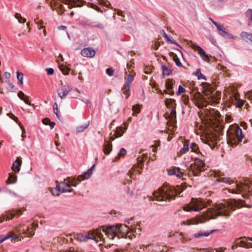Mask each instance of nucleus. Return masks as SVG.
Masks as SVG:
<instances>
[{"label": "nucleus", "instance_id": "obj_1", "mask_svg": "<svg viewBox=\"0 0 252 252\" xmlns=\"http://www.w3.org/2000/svg\"><path fill=\"white\" fill-rule=\"evenodd\" d=\"M231 209H232V206H229L226 203L216 204L204 212L201 217L183 221L181 224L187 225L197 224L199 223H203L211 219H216L219 216L228 217L230 215Z\"/></svg>", "mask_w": 252, "mask_h": 252}, {"label": "nucleus", "instance_id": "obj_2", "mask_svg": "<svg viewBox=\"0 0 252 252\" xmlns=\"http://www.w3.org/2000/svg\"><path fill=\"white\" fill-rule=\"evenodd\" d=\"M215 182H222L231 186V188L227 189V190L230 193L235 194H239L243 191H247L250 187V185L246 180L238 183L235 182L233 180L228 177H219L215 181Z\"/></svg>", "mask_w": 252, "mask_h": 252}, {"label": "nucleus", "instance_id": "obj_3", "mask_svg": "<svg viewBox=\"0 0 252 252\" xmlns=\"http://www.w3.org/2000/svg\"><path fill=\"white\" fill-rule=\"evenodd\" d=\"M181 192L182 191H178L169 185L164 184L158 190L153 193V197L157 201H169Z\"/></svg>", "mask_w": 252, "mask_h": 252}, {"label": "nucleus", "instance_id": "obj_4", "mask_svg": "<svg viewBox=\"0 0 252 252\" xmlns=\"http://www.w3.org/2000/svg\"><path fill=\"white\" fill-rule=\"evenodd\" d=\"M122 225L118 224L116 225H109L107 226H102V231L105 234L107 237L110 239H114L115 237L118 239L126 237V235L122 232Z\"/></svg>", "mask_w": 252, "mask_h": 252}, {"label": "nucleus", "instance_id": "obj_5", "mask_svg": "<svg viewBox=\"0 0 252 252\" xmlns=\"http://www.w3.org/2000/svg\"><path fill=\"white\" fill-rule=\"evenodd\" d=\"M228 143L231 146L237 145L240 142L242 141L244 135L242 133V129L238 126L230 127L228 131Z\"/></svg>", "mask_w": 252, "mask_h": 252}, {"label": "nucleus", "instance_id": "obj_6", "mask_svg": "<svg viewBox=\"0 0 252 252\" xmlns=\"http://www.w3.org/2000/svg\"><path fill=\"white\" fill-rule=\"evenodd\" d=\"M210 202L201 198H192L189 203L183 206L182 208L186 212H199L203 208L206 207Z\"/></svg>", "mask_w": 252, "mask_h": 252}, {"label": "nucleus", "instance_id": "obj_7", "mask_svg": "<svg viewBox=\"0 0 252 252\" xmlns=\"http://www.w3.org/2000/svg\"><path fill=\"white\" fill-rule=\"evenodd\" d=\"M38 227V224L37 223H32V227L27 226L24 224H21L17 228L18 231L20 234H24L27 235L28 237H32L34 234V232L32 229H35Z\"/></svg>", "mask_w": 252, "mask_h": 252}, {"label": "nucleus", "instance_id": "obj_8", "mask_svg": "<svg viewBox=\"0 0 252 252\" xmlns=\"http://www.w3.org/2000/svg\"><path fill=\"white\" fill-rule=\"evenodd\" d=\"M205 166V163L203 160L199 158L194 159V164H191L190 165V170L195 176H197L198 173L202 171L203 168Z\"/></svg>", "mask_w": 252, "mask_h": 252}, {"label": "nucleus", "instance_id": "obj_9", "mask_svg": "<svg viewBox=\"0 0 252 252\" xmlns=\"http://www.w3.org/2000/svg\"><path fill=\"white\" fill-rule=\"evenodd\" d=\"M87 237V241L89 239L94 240L96 243L99 241H103V236L98 230L90 231L88 232L84 233Z\"/></svg>", "mask_w": 252, "mask_h": 252}, {"label": "nucleus", "instance_id": "obj_10", "mask_svg": "<svg viewBox=\"0 0 252 252\" xmlns=\"http://www.w3.org/2000/svg\"><path fill=\"white\" fill-rule=\"evenodd\" d=\"M215 116L213 119H210V126L216 131H221L223 129V126L221 124L220 120L219 119L220 114L217 112Z\"/></svg>", "mask_w": 252, "mask_h": 252}, {"label": "nucleus", "instance_id": "obj_11", "mask_svg": "<svg viewBox=\"0 0 252 252\" xmlns=\"http://www.w3.org/2000/svg\"><path fill=\"white\" fill-rule=\"evenodd\" d=\"M57 189L58 191L63 193L71 192L73 190L70 183L68 182V180L67 182H61L57 185Z\"/></svg>", "mask_w": 252, "mask_h": 252}, {"label": "nucleus", "instance_id": "obj_12", "mask_svg": "<svg viewBox=\"0 0 252 252\" xmlns=\"http://www.w3.org/2000/svg\"><path fill=\"white\" fill-rule=\"evenodd\" d=\"M192 48L198 51V53L199 54L200 57L203 61L207 62H209L210 58L209 56L206 53L205 51L201 47L197 44H193L192 45Z\"/></svg>", "mask_w": 252, "mask_h": 252}, {"label": "nucleus", "instance_id": "obj_13", "mask_svg": "<svg viewBox=\"0 0 252 252\" xmlns=\"http://www.w3.org/2000/svg\"><path fill=\"white\" fill-rule=\"evenodd\" d=\"M72 90V88L68 85H63L58 91L59 97L63 99L66 97L67 94Z\"/></svg>", "mask_w": 252, "mask_h": 252}, {"label": "nucleus", "instance_id": "obj_14", "mask_svg": "<svg viewBox=\"0 0 252 252\" xmlns=\"http://www.w3.org/2000/svg\"><path fill=\"white\" fill-rule=\"evenodd\" d=\"M94 167L95 164H94L86 172L83 173L81 175L79 176L77 178V180L79 182H81L83 180L88 179L93 174V171L94 170Z\"/></svg>", "mask_w": 252, "mask_h": 252}, {"label": "nucleus", "instance_id": "obj_15", "mask_svg": "<svg viewBox=\"0 0 252 252\" xmlns=\"http://www.w3.org/2000/svg\"><path fill=\"white\" fill-rule=\"evenodd\" d=\"M213 24L216 26L218 31L220 32L219 34L220 35L223 36L227 35L229 37L232 38H234L233 36L231 34L225 31V29L222 25L217 22H213Z\"/></svg>", "mask_w": 252, "mask_h": 252}, {"label": "nucleus", "instance_id": "obj_16", "mask_svg": "<svg viewBox=\"0 0 252 252\" xmlns=\"http://www.w3.org/2000/svg\"><path fill=\"white\" fill-rule=\"evenodd\" d=\"M81 54L84 57L92 58L95 56V51L91 48H86L81 51Z\"/></svg>", "mask_w": 252, "mask_h": 252}, {"label": "nucleus", "instance_id": "obj_17", "mask_svg": "<svg viewBox=\"0 0 252 252\" xmlns=\"http://www.w3.org/2000/svg\"><path fill=\"white\" fill-rule=\"evenodd\" d=\"M174 83L175 81L171 79H167L165 82V87L169 91V94L171 95H173L174 94L173 91V84Z\"/></svg>", "mask_w": 252, "mask_h": 252}, {"label": "nucleus", "instance_id": "obj_18", "mask_svg": "<svg viewBox=\"0 0 252 252\" xmlns=\"http://www.w3.org/2000/svg\"><path fill=\"white\" fill-rule=\"evenodd\" d=\"M217 231V230H212L211 231H199L197 233H196L194 234V237L196 238H199L201 237H208L211 234L213 233V232Z\"/></svg>", "mask_w": 252, "mask_h": 252}, {"label": "nucleus", "instance_id": "obj_19", "mask_svg": "<svg viewBox=\"0 0 252 252\" xmlns=\"http://www.w3.org/2000/svg\"><path fill=\"white\" fill-rule=\"evenodd\" d=\"M169 175H175L178 177H181L183 175L182 172L179 168H173L167 170Z\"/></svg>", "mask_w": 252, "mask_h": 252}, {"label": "nucleus", "instance_id": "obj_20", "mask_svg": "<svg viewBox=\"0 0 252 252\" xmlns=\"http://www.w3.org/2000/svg\"><path fill=\"white\" fill-rule=\"evenodd\" d=\"M124 132V131H122V127L117 128L113 135H112L111 133H110V136L109 137L110 141L114 140L115 138L121 137L123 135Z\"/></svg>", "mask_w": 252, "mask_h": 252}, {"label": "nucleus", "instance_id": "obj_21", "mask_svg": "<svg viewBox=\"0 0 252 252\" xmlns=\"http://www.w3.org/2000/svg\"><path fill=\"white\" fill-rule=\"evenodd\" d=\"M22 164V161L20 158H18L13 162L12 170L15 172H19L20 170V166Z\"/></svg>", "mask_w": 252, "mask_h": 252}, {"label": "nucleus", "instance_id": "obj_22", "mask_svg": "<svg viewBox=\"0 0 252 252\" xmlns=\"http://www.w3.org/2000/svg\"><path fill=\"white\" fill-rule=\"evenodd\" d=\"M112 150V145L111 142L106 141L103 145V150L105 154L109 155Z\"/></svg>", "mask_w": 252, "mask_h": 252}, {"label": "nucleus", "instance_id": "obj_23", "mask_svg": "<svg viewBox=\"0 0 252 252\" xmlns=\"http://www.w3.org/2000/svg\"><path fill=\"white\" fill-rule=\"evenodd\" d=\"M241 37L244 41L247 42L252 41V33L243 32L241 33Z\"/></svg>", "mask_w": 252, "mask_h": 252}, {"label": "nucleus", "instance_id": "obj_24", "mask_svg": "<svg viewBox=\"0 0 252 252\" xmlns=\"http://www.w3.org/2000/svg\"><path fill=\"white\" fill-rule=\"evenodd\" d=\"M16 215V213H13L12 212H9L6 214L3 215L0 218V223L2 222L4 220H11Z\"/></svg>", "mask_w": 252, "mask_h": 252}, {"label": "nucleus", "instance_id": "obj_25", "mask_svg": "<svg viewBox=\"0 0 252 252\" xmlns=\"http://www.w3.org/2000/svg\"><path fill=\"white\" fill-rule=\"evenodd\" d=\"M234 205L236 207H242L243 206L247 207L248 208H251L252 207L251 205H247L246 201H244L242 200H234L233 201Z\"/></svg>", "mask_w": 252, "mask_h": 252}, {"label": "nucleus", "instance_id": "obj_26", "mask_svg": "<svg viewBox=\"0 0 252 252\" xmlns=\"http://www.w3.org/2000/svg\"><path fill=\"white\" fill-rule=\"evenodd\" d=\"M162 74L164 76H169L172 72L171 69L165 65H162Z\"/></svg>", "mask_w": 252, "mask_h": 252}, {"label": "nucleus", "instance_id": "obj_27", "mask_svg": "<svg viewBox=\"0 0 252 252\" xmlns=\"http://www.w3.org/2000/svg\"><path fill=\"white\" fill-rule=\"evenodd\" d=\"M175 101L173 99L169 98L166 99L165 100V104L169 108H172V106H176V103H175Z\"/></svg>", "mask_w": 252, "mask_h": 252}, {"label": "nucleus", "instance_id": "obj_28", "mask_svg": "<svg viewBox=\"0 0 252 252\" xmlns=\"http://www.w3.org/2000/svg\"><path fill=\"white\" fill-rule=\"evenodd\" d=\"M189 149V145L188 141L184 143L183 147L180 150V153L181 154H184L188 152Z\"/></svg>", "mask_w": 252, "mask_h": 252}, {"label": "nucleus", "instance_id": "obj_29", "mask_svg": "<svg viewBox=\"0 0 252 252\" xmlns=\"http://www.w3.org/2000/svg\"><path fill=\"white\" fill-rule=\"evenodd\" d=\"M17 181V177L12 174H10L7 180L6 181V183L7 184H13L15 183Z\"/></svg>", "mask_w": 252, "mask_h": 252}, {"label": "nucleus", "instance_id": "obj_30", "mask_svg": "<svg viewBox=\"0 0 252 252\" xmlns=\"http://www.w3.org/2000/svg\"><path fill=\"white\" fill-rule=\"evenodd\" d=\"M140 107L139 105L136 104L134 105L132 107V110L133 113L132 114L133 116H136L137 114L140 113Z\"/></svg>", "mask_w": 252, "mask_h": 252}, {"label": "nucleus", "instance_id": "obj_31", "mask_svg": "<svg viewBox=\"0 0 252 252\" xmlns=\"http://www.w3.org/2000/svg\"><path fill=\"white\" fill-rule=\"evenodd\" d=\"M194 75L198 77V79H203L206 80L205 77L201 73L200 69H197L194 73Z\"/></svg>", "mask_w": 252, "mask_h": 252}, {"label": "nucleus", "instance_id": "obj_32", "mask_svg": "<svg viewBox=\"0 0 252 252\" xmlns=\"http://www.w3.org/2000/svg\"><path fill=\"white\" fill-rule=\"evenodd\" d=\"M241 238L237 239L236 240V245L242 247L246 248L248 246L247 243L244 241L240 240Z\"/></svg>", "mask_w": 252, "mask_h": 252}, {"label": "nucleus", "instance_id": "obj_33", "mask_svg": "<svg viewBox=\"0 0 252 252\" xmlns=\"http://www.w3.org/2000/svg\"><path fill=\"white\" fill-rule=\"evenodd\" d=\"M59 68L64 75H67L69 74V70L65 66L61 65L59 66Z\"/></svg>", "mask_w": 252, "mask_h": 252}, {"label": "nucleus", "instance_id": "obj_34", "mask_svg": "<svg viewBox=\"0 0 252 252\" xmlns=\"http://www.w3.org/2000/svg\"><path fill=\"white\" fill-rule=\"evenodd\" d=\"M207 139H208V140H210L211 142L213 143H216L218 140L217 134L215 133L214 134L209 135L207 136Z\"/></svg>", "mask_w": 252, "mask_h": 252}, {"label": "nucleus", "instance_id": "obj_35", "mask_svg": "<svg viewBox=\"0 0 252 252\" xmlns=\"http://www.w3.org/2000/svg\"><path fill=\"white\" fill-rule=\"evenodd\" d=\"M15 17L20 23H24L26 22V19L22 17L20 14L16 13Z\"/></svg>", "mask_w": 252, "mask_h": 252}, {"label": "nucleus", "instance_id": "obj_36", "mask_svg": "<svg viewBox=\"0 0 252 252\" xmlns=\"http://www.w3.org/2000/svg\"><path fill=\"white\" fill-rule=\"evenodd\" d=\"M126 153V151L125 148H122L118 155V157H116L115 159L113 161H117L119 159V157L120 156H125Z\"/></svg>", "mask_w": 252, "mask_h": 252}, {"label": "nucleus", "instance_id": "obj_37", "mask_svg": "<svg viewBox=\"0 0 252 252\" xmlns=\"http://www.w3.org/2000/svg\"><path fill=\"white\" fill-rule=\"evenodd\" d=\"M77 238L79 241L81 242L87 241V237H86V235L84 233L78 235Z\"/></svg>", "mask_w": 252, "mask_h": 252}, {"label": "nucleus", "instance_id": "obj_38", "mask_svg": "<svg viewBox=\"0 0 252 252\" xmlns=\"http://www.w3.org/2000/svg\"><path fill=\"white\" fill-rule=\"evenodd\" d=\"M23 74L22 72H20L19 71L17 72V80L18 81V82L20 84H23Z\"/></svg>", "mask_w": 252, "mask_h": 252}, {"label": "nucleus", "instance_id": "obj_39", "mask_svg": "<svg viewBox=\"0 0 252 252\" xmlns=\"http://www.w3.org/2000/svg\"><path fill=\"white\" fill-rule=\"evenodd\" d=\"M189 148L191 149V152L198 153V148L196 143H192L190 145H189Z\"/></svg>", "mask_w": 252, "mask_h": 252}, {"label": "nucleus", "instance_id": "obj_40", "mask_svg": "<svg viewBox=\"0 0 252 252\" xmlns=\"http://www.w3.org/2000/svg\"><path fill=\"white\" fill-rule=\"evenodd\" d=\"M88 126V125H85L83 126H80L77 127L76 131L77 133L83 132L86 129Z\"/></svg>", "mask_w": 252, "mask_h": 252}, {"label": "nucleus", "instance_id": "obj_41", "mask_svg": "<svg viewBox=\"0 0 252 252\" xmlns=\"http://www.w3.org/2000/svg\"><path fill=\"white\" fill-rule=\"evenodd\" d=\"M170 109V117L172 119L176 118V106H172Z\"/></svg>", "mask_w": 252, "mask_h": 252}, {"label": "nucleus", "instance_id": "obj_42", "mask_svg": "<svg viewBox=\"0 0 252 252\" xmlns=\"http://www.w3.org/2000/svg\"><path fill=\"white\" fill-rule=\"evenodd\" d=\"M53 110L57 117L59 119H61V116L58 114V105L57 103H55L53 105Z\"/></svg>", "mask_w": 252, "mask_h": 252}, {"label": "nucleus", "instance_id": "obj_43", "mask_svg": "<svg viewBox=\"0 0 252 252\" xmlns=\"http://www.w3.org/2000/svg\"><path fill=\"white\" fill-rule=\"evenodd\" d=\"M130 86L128 84H125L124 87L123 88V93L125 94H127L130 90Z\"/></svg>", "mask_w": 252, "mask_h": 252}, {"label": "nucleus", "instance_id": "obj_44", "mask_svg": "<svg viewBox=\"0 0 252 252\" xmlns=\"http://www.w3.org/2000/svg\"><path fill=\"white\" fill-rule=\"evenodd\" d=\"M246 16L248 18H249L250 22L249 23H252V9H248L246 13Z\"/></svg>", "mask_w": 252, "mask_h": 252}, {"label": "nucleus", "instance_id": "obj_45", "mask_svg": "<svg viewBox=\"0 0 252 252\" xmlns=\"http://www.w3.org/2000/svg\"><path fill=\"white\" fill-rule=\"evenodd\" d=\"M174 61L176 63V65L178 66L181 67L183 66L179 59L177 57V55H175L174 56Z\"/></svg>", "mask_w": 252, "mask_h": 252}, {"label": "nucleus", "instance_id": "obj_46", "mask_svg": "<svg viewBox=\"0 0 252 252\" xmlns=\"http://www.w3.org/2000/svg\"><path fill=\"white\" fill-rule=\"evenodd\" d=\"M185 92L186 90L181 85H179L176 94L177 95H180L181 94L185 93Z\"/></svg>", "mask_w": 252, "mask_h": 252}, {"label": "nucleus", "instance_id": "obj_47", "mask_svg": "<svg viewBox=\"0 0 252 252\" xmlns=\"http://www.w3.org/2000/svg\"><path fill=\"white\" fill-rule=\"evenodd\" d=\"M134 79V77L131 74H129L127 76V78L126 79V81L125 82V84H129L133 81Z\"/></svg>", "mask_w": 252, "mask_h": 252}, {"label": "nucleus", "instance_id": "obj_48", "mask_svg": "<svg viewBox=\"0 0 252 252\" xmlns=\"http://www.w3.org/2000/svg\"><path fill=\"white\" fill-rule=\"evenodd\" d=\"M68 182L70 183L71 186L76 187L78 185V183L76 182L75 179L68 178Z\"/></svg>", "mask_w": 252, "mask_h": 252}, {"label": "nucleus", "instance_id": "obj_49", "mask_svg": "<svg viewBox=\"0 0 252 252\" xmlns=\"http://www.w3.org/2000/svg\"><path fill=\"white\" fill-rule=\"evenodd\" d=\"M106 73L108 76H111L114 74V69L112 67H109L106 69Z\"/></svg>", "mask_w": 252, "mask_h": 252}, {"label": "nucleus", "instance_id": "obj_50", "mask_svg": "<svg viewBox=\"0 0 252 252\" xmlns=\"http://www.w3.org/2000/svg\"><path fill=\"white\" fill-rule=\"evenodd\" d=\"M7 116H8L9 118H10L11 119H13L16 123H18V118L16 117L14 114L12 113H8Z\"/></svg>", "mask_w": 252, "mask_h": 252}, {"label": "nucleus", "instance_id": "obj_51", "mask_svg": "<svg viewBox=\"0 0 252 252\" xmlns=\"http://www.w3.org/2000/svg\"><path fill=\"white\" fill-rule=\"evenodd\" d=\"M244 104V102L242 100L239 99L236 101V105L237 107L241 108L243 106Z\"/></svg>", "mask_w": 252, "mask_h": 252}, {"label": "nucleus", "instance_id": "obj_52", "mask_svg": "<svg viewBox=\"0 0 252 252\" xmlns=\"http://www.w3.org/2000/svg\"><path fill=\"white\" fill-rule=\"evenodd\" d=\"M19 126H20V128L22 130V137L24 138L26 137V135H25V133H26L25 129L23 126L21 125L20 123H18Z\"/></svg>", "mask_w": 252, "mask_h": 252}, {"label": "nucleus", "instance_id": "obj_53", "mask_svg": "<svg viewBox=\"0 0 252 252\" xmlns=\"http://www.w3.org/2000/svg\"><path fill=\"white\" fill-rule=\"evenodd\" d=\"M161 34L163 35V36L166 39L167 41H170L171 40L170 39V37L164 31H162L161 32Z\"/></svg>", "mask_w": 252, "mask_h": 252}, {"label": "nucleus", "instance_id": "obj_54", "mask_svg": "<svg viewBox=\"0 0 252 252\" xmlns=\"http://www.w3.org/2000/svg\"><path fill=\"white\" fill-rule=\"evenodd\" d=\"M18 96L21 100H22L24 99V98H25L26 95H25L23 92H22V91H20L18 93Z\"/></svg>", "mask_w": 252, "mask_h": 252}, {"label": "nucleus", "instance_id": "obj_55", "mask_svg": "<svg viewBox=\"0 0 252 252\" xmlns=\"http://www.w3.org/2000/svg\"><path fill=\"white\" fill-rule=\"evenodd\" d=\"M46 71L48 75H52L54 72V70L52 68H46Z\"/></svg>", "mask_w": 252, "mask_h": 252}, {"label": "nucleus", "instance_id": "obj_56", "mask_svg": "<svg viewBox=\"0 0 252 252\" xmlns=\"http://www.w3.org/2000/svg\"><path fill=\"white\" fill-rule=\"evenodd\" d=\"M50 122V120L48 118H45L42 120L43 124L45 125H49Z\"/></svg>", "mask_w": 252, "mask_h": 252}, {"label": "nucleus", "instance_id": "obj_57", "mask_svg": "<svg viewBox=\"0 0 252 252\" xmlns=\"http://www.w3.org/2000/svg\"><path fill=\"white\" fill-rule=\"evenodd\" d=\"M59 191H58V190L57 189L52 190V193L53 195H57V196L59 195V194H60V193H59Z\"/></svg>", "mask_w": 252, "mask_h": 252}, {"label": "nucleus", "instance_id": "obj_58", "mask_svg": "<svg viewBox=\"0 0 252 252\" xmlns=\"http://www.w3.org/2000/svg\"><path fill=\"white\" fill-rule=\"evenodd\" d=\"M22 100H23L25 103H26L27 104H28L29 105H32L31 103L28 100V97L27 95L26 96V97L25 98H24V99H22Z\"/></svg>", "mask_w": 252, "mask_h": 252}, {"label": "nucleus", "instance_id": "obj_59", "mask_svg": "<svg viewBox=\"0 0 252 252\" xmlns=\"http://www.w3.org/2000/svg\"><path fill=\"white\" fill-rule=\"evenodd\" d=\"M11 74L9 72H5L4 73V77L7 79H9L11 78Z\"/></svg>", "mask_w": 252, "mask_h": 252}, {"label": "nucleus", "instance_id": "obj_60", "mask_svg": "<svg viewBox=\"0 0 252 252\" xmlns=\"http://www.w3.org/2000/svg\"><path fill=\"white\" fill-rule=\"evenodd\" d=\"M10 236H5L4 238L0 240V244L6 240L9 239Z\"/></svg>", "mask_w": 252, "mask_h": 252}, {"label": "nucleus", "instance_id": "obj_61", "mask_svg": "<svg viewBox=\"0 0 252 252\" xmlns=\"http://www.w3.org/2000/svg\"><path fill=\"white\" fill-rule=\"evenodd\" d=\"M8 236H10L9 238H11L12 240L16 239L18 237L17 235H8Z\"/></svg>", "mask_w": 252, "mask_h": 252}, {"label": "nucleus", "instance_id": "obj_62", "mask_svg": "<svg viewBox=\"0 0 252 252\" xmlns=\"http://www.w3.org/2000/svg\"><path fill=\"white\" fill-rule=\"evenodd\" d=\"M83 101L86 103L87 104V105H88L89 107H91V103L90 100H86V101L83 100Z\"/></svg>", "mask_w": 252, "mask_h": 252}, {"label": "nucleus", "instance_id": "obj_63", "mask_svg": "<svg viewBox=\"0 0 252 252\" xmlns=\"http://www.w3.org/2000/svg\"><path fill=\"white\" fill-rule=\"evenodd\" d=\"M55 125H56V124L55 122H50L49 125H50L51 128H53L54 127V126H55Z\"/></svg>", "mask_w": 252, "mask_h": 252}, {"label": "nucleus", "instance_id": "obj_64", "mask_svg": "<svg viewBox=\"0 0 252 252\" xmlns=\"http://www.w3.org/2000/svg\"><path fill=\"white\" fill-rule=\"evenodd\" d=\"M58 29L60 30H64L66 29V27L64 26H61L58 27Z\"/></svg>", "mask_w": 252, "mask_h": 252}]
</instances>
